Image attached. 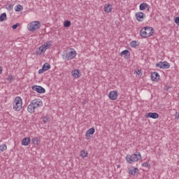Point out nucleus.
I'll return each mask as SVG.
<instances>
[{
    "mask_svg": "<svg viewBox=\"0 0 179 179\" xmlns=\"http://www.w3.org/2000/svg\"><path fill=\"white\" fill-rule=\"evenodd\" d=\"M155 29L152 27H144L140 31V36L142 38H148L153 35Z\"/></svg>",
    "mask_w": 179,
    "mask_h": 179,
    "instance_id": "nucleus-1",
    "label": "nucleus"
},
{
    "mask_svg": "<svg viewBox=\"0 0 179 179\" xmlns=\"http://www.w3.org/2000/svg\"><path fill=\"white\" fill-rule=\"evenodd\" d=\"M142 159V156L141 155V152H136V153L132 154L131 155H127L126 160L127 163L129 164H132L135 162H139V160Z\"/></svg>",
    "mask_w": 179,
    "mask_h": 179,
    "instance_id": "nucleus-2",
    "label": "nucleus"
},
{
    "mask_svg": "<svg viewBox=\"0 0 179 179\" xmlns=\"http://www.w3.org/2000/svg\"><path fill=\"white\" fill-rule=\"evenodd\" d=\"M23 106V101L22 98L20 96L15 97L14 102H13V110L15 111H20L22 110V107Z\"/></svg>",
    "mask_w": 179,
    "mask_h": 179,
    "instance_id": "nucleus-3",
    "label": "nucleus"
},
{
    "mask_svg": "<svg viewBox=\"0 0 179 179\" xmlns=\"http://www.w3.org/2000/svg\"><path fill=\"white\" fill-rule=\"evenodd\" d=\"M41 27V23L40 21H33L27 26L29 31H36V30H38Z\"/></svg>",
    "mask_w": 179,
    "mask_h": 179,
    "instance_id": "nucleus-4",
    "label": "nucleus"
},
{
    "mask_svg": "<svg viewBox=\"0 0 179 179\" xmlns=\"http://www.w3.org/2000/svg\"><path fill=\"white\" fill-rule=\"evenodd\" d=\"M76 57V51H71L62 56L63 59H66L67 61H71Z\"/></svg>",
    "mask_w": 179,
    "mask_h": 179,
    "instance_id": "nucleus-5",
    "label": "nucleus"
},
{
    "mask_svg": "<svg viewBox=\"0 0 179 179\" xmlns=\"http://www.w3.org/2000/svg\"><path fill=\"white\" fill-rule=\"evenodd\" d=\"M157 68H160V69H169L170 63L167 62H159L156 64Z\"/></svg>",
    "mask_w": 179,
    "mask_h": 179,
    "instance_id": "nucleus-6",
    "label": "nucleus"
},
{
    "mask_svg": "<svg viewBox=\"0 0 179 179\" xmlns=\"http://www.w3.org/2000/svg\"><path fill=\"white\" fill-rule=\"evenodd\" d=\"M31 103L35 108L43 107V101H41L40 99H35L32 100Z\"/></svg>",
    "mask_w": 179,
    "mask_h": 179,
    "instance_id": "nucleus-7",
    "label": "nucleus"
},
{
    "mask_svg": "<svg viewBox=\"0 0 179 179\" xmlns=\"http://www.w3.org/2000/svg\"><path fill=\"white\" fill-rule=\"evenodd\" d=\"M32 90L41 94H42L43 93H45V89L40 85H34L32 87Z\"/></svg>",
    "mask_w": 179,
    "mask_h": 179,
    "instance_id": "nucleus-8",
    "label": "nucleus"
},
{
    "mask_svg": "<svg viewBox=\"0 0 179 179\" xmlns=\"http://www.w3.org/2000/svg\"><path fill=\"white\" fill-rule=\"evenodd\" d=\"M146 17V15L143 12H137L136 13V19L138 22H143V19Z\"/></svg>",
    "mask_w": 179,
    "mask_h": 179,
    "instance_id": "nucleus-9",
    "label": "nucleus"
},
{
    "mask_svg": "<svg viewBox=\"0 0 179 179\" xmlns=\"http://www.w3.org/2000/svg\"><path fill=\"white\" fill-rule=\"evenodd\" d=\"M50 68H51V65H50V64L45 63L43 65L42 69L38 70V73H39V74L44 73V72H45V71H48V69H50Z\"/></svg>",
    "mask_w": 179,
    "mask_h": 179,
    "instance_id": "nucleus-10",
    "label": "nucleus"
},
{
    "mask_svg": "<svg viewBox=\"0 0 179 179\" xmlns=\"http://www.w3.org/2000/svg\"><path fill=\"white\" fill-rule=\"evenodd\" d=\"M108 97L110 100H117L118 99V92L117 91H110Z\"/></svg>",
    "mask_w": 179,
    "mask_h": 179,
    "instance_id": "nucleus-11",
    "label": "nucleus"
},
{
    "mask_svg": "<svg viewBox=\"0 0 179 179\" xmlns=\"http://www.w3.org/2000/svg\"><path fill=\"white\" fill-rule=\"evenodd\" d=\"M150 77H151V80H152L153 82H157V80L160 79V75H159V73L157 72L152 73Z\"/></svg>",
    "mask_w": 179,
    "mask_h": 179,
    "instance_id": "nucleus-12",
    "label": "nucleus"
},
{
    "mask_svg": "<svg viewBox=\"0 0 179 179\" xmlns=\"http://www.w3.org/2000/svg\"><path fill=\"white\" fill-rule=\"evenodd\" d=\"M146 118H152L153 120H157L159 118V113H148L145 115Z\"/></svg>",
    "mask_w": 179,
    "mask_h": 179,
    "instance_id": "nucleus-13",
    "label": "nucleus"
},
{
    "mask_svg": "<svg viewBox=\"0 0 179 179\" xmlns=\"http://www.w3.org/2000/svg\"><path fill=\"white\" fill-rule=\"evenodd\" d=\"M30 142H31V140L29 137H25L22 140V145L23 146H29L30 145Z\"/></svg>",
    "mask_w": 179,
    "mask_h": 179,
    "instance_id": "nucleus-14",
    "label": "nucleus"
},
{
    "mask_svg": "<svg viewBox=\"0 0 179 179\" xmlns=\"http://www.w3.org/2000/svg\"><path fill=\"white\" fill-rule=\"evenodd\" d=\"M51 45H52V42L51 41H48L42 45L43 48L45 49V51L51 48Z\"/></svg>",
    "mask_w": 179,
    "mask_h": 179,
    "instance_id": "nucleus-15",
    "label": "nucleus"
},
{
    "mask_svg": "<svg viewBox=\"0 0 179 179\" xmlns=\"http://www.w3.org/2000/svg\"><path fill=\"white\" fill-rule=\"evenodd\" d=\"M96 132V129H94V127L90 128L88 129L85 133V136L90 137V135H93Z\"/></svg>",
    "mask_w": 179,
    "mask_h": 179,
    "instance_id": "nucleus-16",
    "label": "nucleus"
},
{
    "mask_svg": "<svg viewBox=\"0 0 179 179\" xmlns=\"http://www.w3.org/2000/svg\"><path fill=\"white\" fill-rule=\"evenodd\" d=\"M104 10L106 13H110V12L113 10V6L110 5L109 3L105 4Z\"/></svg>",
    "mask_w": 179,
    "mask_h": 179,
    "instance_id": "nucleus-17",
    "label": "nucleus"
},
{
    "mask_svg": "<svg viewBox=\"0 0 179 179\" xmlns=\"http://www.w3.org/2000/svg\"><path fill=\"white\" fill-rule=\"evenodd\" d=\"M45 49L41 45L36 50L37 55H41V54L45 53Z\"/></svg>",
    "mask_w": 179,
    "mask_h": 179,
    "instance_id": "nucleus-18",
    "label": "nucleus"
},
{
    "mask_svg": "<svg viewBox=\"0 0 179 179\" xmlns=\"http://www.w3.org/2000/svg\"><path fill=\"white\" fill-rule=\"evenodd\" d=\"M138 171L139 169L138 168L129 169V174H131V176H135Z\"/></svg>",
    "mask_w": 179,
    "mask_h": 179,
    "instance_id": "nucleus-19",
    "label": "nucleus"
},
{
    "mask_svg": "<svg viewBox=\"0 0 179 179\" xmlns=\"http://www.w3.org/2000/svg\"><path fill=\"white\" fill-rule=\"evenodd\" d=\"M71 73L73 78H76L77 79H79V78H80V76L79 75V70H73Z\"/></svg>",
    "mask_w": 179,
    "mask_h": 179,
    "instance_id": "nucleus-20",
    "label": "nucleus"
},
{
    "mask_svg": "<svg viewBox=\"0 0 179 179\" xmlns=\"http://www.w3.org/2000/svg\"><path fill=\"white\" fill-rule=\"evenodd\" d=\"M146 8H150V6L146 3H141L139 6L140 10H145Z\"/></svg>",
    "mask_w": 179,
    "mask_h": 179,
    "instance_id": "nucleus-21",
    "label": "nucleus"
},
{
    "mask_svg": "<svg viewBox=\"0 0 179 179\" xmlns=\"http://www.w3.org/2000/svg\"><path fill=\"white\" fill-rule=\"evenodd\" d=\"M34 110H36V108H34V105L31 103L27 107L28 113H30L31 114L34 113Z\"/></svg>",
    "mask_w": 179,
    "mask_h": 179,
    "instance_id": "nucleus-22",
    "label": "nucleus"
},
{
    "mask_svg": "<svg viewBox=\"0 0 179 179\" xmlns=\"http://www.w3.org/2000/svg\"><path fill=\"white\" fill-rule=\"evenodd\" d=\"M31 141L34 145H40V138L38 137H35L32 138Z\"/></svg>",
    "mask_w": 179,
    "mask_h": 179,
    "instance_id": "nucleus-23",
    "label": "nucleus"
},
{
    "mask_svg": "<svg viewBox=\"0 0 179 179\" xmlns=\"http://www.w3.org/2000/svg\"><path fill=\"white\" fill-rule=\"evenodd\" d=\"M80 155L83 159H85V157H87V155H89V153L87 151L83 150L80 151Z\"/></svg>",
    "mask_w": 179,
    "mask_h": 179,
    "instance_id": "nucleus-24",
    "label": "nucleus"
},
{
    "mask_svg": "<svg viewBox=\"0 0 179 179\" xmlns=\"http://www.w3.org/2000/svg\"><path fill=\"white\" fill-rule=\"evenodd\" d=\"M15 12H22L23 10V6L22 5L18 4L15 7Z\"/></svg>",
    "mask_w": 179,
    "mask_h": 179,
    "instance_id": "nucleus-25",
    "label": "nucleus"
},
{
    "mask_svg": "<svg viewBox=\"0 0 179 179\" xmlns=\"http://www.w3.org/2000/svg\"><path fill=\"white\" fill-rule=\"evenodd\" d=\"M120 55H125V57H129V50H125L121 52Z\"/></svg>",
    "mask_w": 179,
    "mask_h": 179,
    "instance_id": "nucleus-26",
    "label": "nucleus"
},
{
    "mask_svg": "<svg viewBox=\"0 0 179 179\" xmlns=\"http://www.w3.org/2000/svg\"><path fill=\"white\" fill-rule=\"evenodd\" d=\"M138 42L136 41H132L131 43H130V46L132 48H135L136 47H138Z\"/></svg>",
    "mask_w": 179,
    "mask_h": 179,
    "instance_id": "nucleus-27",
    "label": "nucleus"
},
{
    "mask_svg": "<svg viewBox=\"0 0 179 179\" xmlns=\"http://www.w3.org/2000/svg\"><path fill=\"white\" fill-rule=\"evenodd\" d=\"M5 19H6V13H3L0 15V22H3V20H5Z\"/></svg>",
    "mask_w": 179,
    "mask_h": 179,
    "instance_id": "nucleus-28",
    "label": "nucleus"
},
{
    "mask_svg": "<svg viewBox=\"0 0 179 179\" xmlns=\"http://www.w3.org/2000/svg\"><path fill=\"white\" fill-rule=\"evenodd\" d=\"M42 119L44 124H46V122H50V117L48 116H43L42 117Z\"/></svg>",
    "mask_w": 179,
    "mask_h": 179,
    "instance_id": "nucleus-29",
    "label": "nucleus"
},
{
    "mask_svg": "<svg viewBox=\"0 0 179 179\" xmlns=\"http://www.w3.org/2000/svg\"><path fill=\"white\" fill-rule=\"evenodd\" d=\"M6 149H8V147L6 144L0 145V152H3V150H6Z\"/></svg>",
    "mask_w": 179,
    "mask_h": 179,
    "instance_id": "nucleus-30",
    "label": "nucleus"
},
{
    "mask_svg": "<svg viewBox=\"0 0 179 179\" xmlns=\"http://www.w3.org/2000/svg\"><path fill=\"white\" fill-rule=\"evenodd\" d=\"M64 26L65 27H71V21H69V20L65 21L64 23Z\"/></svg>",
    "mask_w": 179,
    "mask_h": 179,
    "instance_id": "nucleus-31",
    "label": "nucleus"
},
{
    "mask_svg": "<svg viewBox=\"0 0 179 179\" xmlns=\"http://www.w3.org/2000/svg\"><path fill=\"white\" fill-rule=\"evenodd\" d=\"M143 167H147L148 169H149L150 167V164H149L148 162H143L142 164Z\"/></svg>",
    "mask_w": 179,
    "mask_h": 179,
    "instance_id": "nucleus-32",
    "label": "nucleus"
},
{
    "mask_svg": "<svg viewBox=\"0 0 179 179\" xmlns=\"http://www.w3.org/2000/svg\"><path fill=\"white\" fill-rule=\"evenodd\" d=\"M19 26H20V23H16L15 24H13L12 26V29L13 30H16V29H17V27H19Z\"/></svg>",
    "mask_w": 179,
    "mask_h": 179,
    "instance_id": "nucleus-33",
    "label": "nucleus"
},
{
    "mask_svg": "<svg viewBox=\"0 0 179 179\" xmlns=\"http://www.w3.org/2000/svg\"><path fill=\"white\" fill-rule=\"evenodd\" d=\"M175 120H179V113L176 112L174 114Z\"/></svg>",
    "mask_w": 179,
    "mask_h": 179,
    "instance_id": "nucleus-34",
    "label": "nucleus"
},
{
    "mask_svg": "<svg viewBox=\"0 0 179 179\" xmlns=\"http://www.w3.org/2000/svg\"><path fill=\"white\" fill-rule=\"evenodd\" d=\"M175 23L179 26V17L175 18Z\"/></svg>",
    "mask_w": 179,
    "mask_h": 179,
    "instance_id": "nucleus-35",
    "label": "nucleus"
},
{
    "mask_svg": "<svg viewBox=\"0 0 179 179\" xmlns=\"http://www.w3.org/2000/svg\"><path fill=\"white\" fill-rule=\"evenodd\" d=\"M136 73L138 75V76H142V71H141V70L136 71Z\"/></svg>",
    "mask_w": 179,
    "mask_h": 179,
    "instance_id": "nucleus-36",
    "label": "nucleus"
},
{
    "mask_svg": "<svg viewBox=\"0 0 179 179\" xmlns=\"http://www.w3.org/2000/svg\"><path fill=\"white\" fill-rule=\"evenodd\" d=\"M7 9L8 10H12L13 9V5H10L8 6Z\"/></svg>",
    "mask_w": 179,
    "mask_h": 179,
    "instance_id": "nucleus-37",
    "label": "nucleus"
},
{
    "mask_svg": "<svg viewBox=\"0 0 179 179\" xmlns=\"http://www.w3.org/2000/svg\"><path fill=\"white\" fill-rule=\"evenodd\" d=\"M2 71H3V69H2V66H0V75L2 73Z\"/></svg>",
    "mask_w": 179,
    "mask_h": 179,
    "instance_id": "nucleus-38",
    "label": "nucleus"
},
{
    "mask_svg": "<svg viewBox=\"0 0 179 179\" xmlns=\"http://www.w3.org/2000/svg\"><path fill=\"white\" fill-rule=\"evenodd\" d=\"M8 79H9V80L13 79L12 76H8Z\"/></svg>",
    "mask_w": 179,
    "mask_h": 179,
    "instance_id": "nucleus-39",
    "label": "nucleus"
},
{
    "mask_svg": "<svg viewBox=\"0 0 179 179\" xmlns=\"http://www.w3.org/2000/svg\"><path fill=\"white\" fill-rule=\"evenodd\" d=\"M117 169H120L121 167V166L120 165H117Z\"/></svg>",
    "mask_w": 179,
    "mask_h": 179,
    "instance_id": "nucleus-40",
    "label": "nucleus"
},
{
    "mask_svg": "<svg viewBox=\"0 0 179 179\" xmlns=\"http://www.w3.org/2000/svg\"><path fill=\"white\" fill-rule=\"evenodd\" d=\"M178 98L179 99V92H178Z\"/></svg>",
    "mask_w": 179,
    "mask_h": 179,
    "instance_id": "nucleus-41",
    "label": "nucleus"
},
{
    "mask_svg": "<svg viewBox=\"0 0 179 179\" xmlns=\"http://www.w3.org/2000/svg\"><path fill=\"white\" fill-rule=\"evenodd\" d=\"M148 10H149V8H148Z\"/></svg>",
    "mask_w": 179,
    "mask_h": 179,
    "instance_id": "nucleus-42",
    "label": "nucleus"
}]
</instances>
